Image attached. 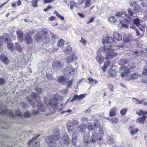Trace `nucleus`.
<instances>
[{"label":"nucleus","mask_w":147,"mask_h":147,"mask_svg":"<svg viewBox=\"0 0 147 147\" xmlns=\"http://www.w3.org/2000/svg\"><path fill=\"white\" fill-rule=\"evenodd\" d=\"M94 126L89 123L87 124V128L89 131L94 130L90 139V133L86 132L84 136L83 142L85 146H87L90 143L94 144H100L103 142L102 135L103 134L104 132L102 127L99 126L98 121L95 119L94 121Z\"/></svg>","instance_id":"nucleus-1"},{"label":"nucleus","mask_w":147,"mask_h":147,"mask_svg":"<svg viewBox=\"0 0 147 147\" xmlns=\"http://www.w3.org/2000/svg\"><path fill=\"white\" fill-rule=\"evenodd\" d=\"M102 42L103 47H101L97 52V54L100 55L101 52L104 51L106 53L107 59H112L117 55L115 50H117L115 47L116 43L112 37L108 35L103 36L102 38Z\"/></svg>","instance_id":"nucleus-2"},{"label":"nucleus","mask_w":147,"mask_h":147,"mask_svg":"<svg viewBox=\"0 0 147 147\" xmlns=\"http://www.w3.org/2000/svg\"><path fill=\"white\" fill-rule=\"evenodd\" d=\"M28 100L32 105L34 108H35L36 106H38V109L40 111L44 112L46 110V107H45L43 103L39 102L40 101V97L38 94L34 92L32 93L31 99L27 96Z\"/></svg>","instance_id":"nucleus-3"},{"label":"nucleus","mask_w":147,"mask_h":147,"mask_svg":"<svg viewBox=\"0 0 147 147\" xmlns=\"http://www.w3.org/2000/svg\"><path fill=\"white\" fill-rule=\"evenodd\" d=\"M115 16L118 18V19L121 24V27L127 28L128 25L124 23L126 22H129L131 21V16L128 14H123L122 12L116 13Z\"/></svg>","instance_id":"nucleus-4"},{"label":"nucleus","mask_w":147,"mask_h":147,"mask_svg":"<svg viewBox=\"0 0 147 147\" xmlns=\"http://www.w3.org/2000/svg\"><path fill=\"white\" fill-rule=\"evenodd\" d=\"M3 40H5V42L7 44L8 49L13 52L14 50L13 43L11 42V39L9 38L8 34L7 33L3 34L2 37L0 36V49H1V45L3 43Z\"/></svg>","instance_id":"nucleus-5"},{"label":"nucleus","mask_w":147,"mask_h":147,"mask_svg":"<svg viewBox=\"0 0 147 147\" xmlns=\"http://www.w3.org/2000/svg\"><path fill=\"white\" fill-rule=\"evenodd\" d=\"M60 137L59 133L57 132L54 135L47 137L46 138V142L50 147H55L56 145L55 141L59 139Z\"/></svg>","instance_id":"nucleus-6"},{"label":"nucleus","mask_w":147,"mask_h":147,"mask_svg":"<svg viewBox=\"0 0 147 147\" xmlns=\"http://www.w3.org/2000/svg\"><path fill=\"white\" fill-rule=\"evenodd\" d=\"M3 107L2 103L0 102V114L1 115H7L9 117H13L14 116V113L12 111L7 109L6 110Z\"/></svg>","instance_id":"nucleus-7"},{"label":"nucleus","mask_w":147,"mask_h":147,"mask_svg":"<svg viewBox=\"0 0 147 147\" xmlns=\"http://www.w3.org/2000/svg\"><path fill=\"white\" fill-rule=\"evenodd\" d=\"M42 42L44 43L49 42L50 40V38L48 32L46 30H42Z\"/></svg>","instance_id":"nucleus-8"},{"label":"nucleus","mask_w":147,"mask_h":147,"mask_svg":"<svg viewBox=\"0 0 147 147\" xmlns=\"http://www.w3.org/2000/svg\"><path fill=\"white\" fill-rule=\"evenodd\" d=\"M58 98V96L57 95L53 96V99L51 100L49 102H45V104L48 107L49 106H53V105H55L56 104V101Z\"/></svg>","instance_id":"nucleus-9"},{"label":"nucleus","mask_w":147,"mask_h":147,"mask_svg":"<svg viewBox=\"0 0 147 147\" xmlns=\"http://www.w3.org/2000/svg\"><path fill=\"white\" fill-rule=\"evenodd\" d=\"M17 37L18 38V40L20 42H22L23 40H24L25 37L27 36L26 33L24 34L22 31L20 30H17L16 31Z\"/></svg>","instance_id":"nucleus-10"},{"label":"nucleus","mask_w":147,"mask_h":147,"mask_svg":"<svg viewBox=\"0 0 147 147\" xmlns=\"http://www.w3.org/2000/svg\"><path fill=\"white\" fill-rule=\"evenodd\" d=\"M40 135H38L35 137H34L30 140L29 141L28 143V144L29 146L31 145V144H33V147H39L40 145L37 142L35 141L36 139L38 138Z\"/></svg>","instance_id":"nucleus-11"},{"label":"nucleus","mask_w":147,"mask_h":147,"mask_svg":"<svg viewBox=\"0 0 147 147\" xmlns=\"http://www.w3.org/2000/svg\"><path fill=\"white\" fill-rule=\"evenodd\" d=\"M52 65L53 67L55 69H60L63 66L62 63L59 61H54Z\"/></svg>","instance_id":"nucleus-12"},{"label":"nucleus","mask_w":147,"mask_h":147,"mask_svg":"<svg viewBox=\"0 0 147 147\" xmlns=\"http://www.w3.org/2000/svg\"><path fill=\"white\" fill-rule=\"evenodd\" d=\"M140 75L138 73H134L130 76H127L125 78L126 81H128L132 79H137L140 76Z\"/></svg>","instance_id":"nucleus-13"},{"label":"nucleus","mask_w":147,"mask_h":147,"mask_svg":"<svg viewBox=\"0 0 147 147\" xmlns=\"http://www.w3.org/2000/svg\"><path fill=\"white\" fill-rule=\"evenodd\" d=\"M73 68L72 67H68L64 70V73L66 76H69L73 74Z\"/></svg>","instance_id":"nucleus-14"},{"label":"nucleus","mask_w":147,"mask_h":147,"mask_svg":"<svg viewBox=\"0 0 147 147\" xmlns=\"http://www.w3.org/2000/svg\"><path fill=\"white\" fill-rule=\"evenodd\" d=\"M108 76L110 78H114L116 75V71L114 69H109L108 71Z\"/></svg>","instance_id":"nucleus-15"},{"label":"nucleus","mask_w":147,"mask_h":147,"mask_svg":"<svg viewBox=\"0 0 147 147\" xmlns=\"http://www.w3.org/2000/svg\"><path fill=\"white\" fill-rule=\"evenodd\" d=\"M26 35L24 40L27 44L29 45H32L33 42L32 37L27 33L26 34Z\"/></svg>","instance_id":"nucleus-16"},{"label":"nucleus","mask_w":147,"mask_h":147,"mask_svg":"<svg viewBox=\"0 0 147 147\" xmlns=\"http://www.w3.org/2000/svg\"><path fill=\"white\" fill-rule=\"evenodd\" d=\"M42 30L37 33L35 35L34 38L36 41L39 42L42 40Z\"/></svg>","instance_id":"nucleus-17"},{"label":"nucleus","mask_w":147,"mask_h":147,"mask_svg":"<svg viewBox=\"0 0 147 147\" xmlns=\"http://www.w3.org/2000/svg\"><path fill=\"white\" fill-rule=\"evenodd\" d=\"M113 37L117 41H120L122 40V35L119 33L115 32L113 34Z\"/></svg>","instance_id":"nucleus-18"},{"label":"nucleus","mask_w":147,"mask_h":147,"mask_svg":"<svg viewBox=\"0 0 147 147\" xmlns=\"http://www.w3.org/2000/svg\"><path fill=\"white\" fill-rule=\"evenodd\" d=\"M0 60L5 64H7L9 62L8 59L4 55H2L0 56Z\"/></svg>","instance_id":"nucleus-19"},{"label":"nucleus","mask_w":147,"mask_h":147,"mask_svg":"<svg viewBox=\"0 0 147 147\" xmlns=\"http://www.w3.org/2000/svg\"><path fill=\"white\" fill-rule=\"evenodd\" d=\"M77 58L76 56L73 54H71L66 59V61L68 63H70L72 61H75Z\"/></svg>","instance_id":"nucleus-20"},{"label":"nucleus","mask_w":147,"mask_h":147,"mask_svg":"<svg viewBox=\"0 0 147 147\" xmlns=\"http://www.w3.org/2000/svg\"><path fill=\"white\" fill-rule=\"evenodd\" d=\"M142 20H140L139 18H137L134 20L133 23L134 24L136 25V26H138L139 28V30L143 31V30L142 28H141L139 26L140 24L141 23V22H142Z\"/></svg>","instance_id":"nucleus-21"},{"label":"nucleus","mask_w":147,"mask_h":147,"mask_svg":"<svg viewBox=\"0 0 147 147\" xmlns=\"http://www.w3.org/2000/svg\"><path fill=\"white\" fill-rule=\"evenodd\" d=\"M57 81L60 83L64 84L67 81V78L63 76H60L57 79Z\"/></svg>","instance_id":"nucleus-22"},{"label":"nucleus","mask_w":147,"mask_h":147,"mask_svg":"<svg viewBox=\"0 0 147 147\" xmlns=\"http://www.w3.org/2000/svg\"><path fill=\"white\" fill-rule=\"evenodd\" d=\"M147 118V116H144L142 117H140L137 119L136 122L138 123L141 124H144L145 122V119Z\"/></svg>","instance_id":"nucleus-23"},{"label":"nucleus","mask_w":147,"mask_h":147,"mask_svg":"<svg viewBox=\"0 0 147 147\" xmlns=\"http://www.w3.org/2000/svg\"><path fill=\"white\" fill-rule=\"evenodd\" d=\"M131 71L130 69L128 68H126L124 70V71L122 72L121 73V76L122 77H124L126 76V77L128 76V74H130L131 73Z\"/></svg>","instance_id":"nucleus-24"},{"label":"nucleus","mask_w":147,"mask_h":147,"mask_svg":"<svg viewBox=\"0 0 147 147\" xmlns=\"http://www.w3.org/2000/svg\"><path fill=\"white\" fill-rule=\"evenodd\" d=\"M123 39L124 41L123 42H128L132 40V36L129 34H128L126 36H125Z\"/></svg>","instance_id":"nucleus-25"},{"label":"nucleus","mask_w":147,"mask_h":147,"mask_svg":"<svg viewBox=\"0 0 147 147\" xmlns=\"http://www.w3.org/2000/svg\"><path fill=\"white\" fill-rule=\"evenodd\" d=\"M107 143L109 145L111 146L114 143V142L112 136H108L107 138Z\"/></svg>","instance_id":"nucleus-26"},{"label":"nucleus","mask_w":147,"mask_h":147,"mask_svg":"<svg viewBox=\"0 0 147 147\" xmlns=\"http://www.w3.org/2000/svg\"><path fill=\"white\" fill-rule=\"evenodd\" d=\"M86 128H87V126H86L84 124H82L81 125H79L77 128V129L78 131L82 132Z\"/></svg>","instance_id":"nucleus-27"},{"label":"nucleus","mask_w":147,"mask_h":147,"mask_svg":"<svg viewBox=\"0 0 147 147\" xmlns=\"http://www.w3.org/2000/svg\"><path fill=\"white\" fill-rule=\"evenodd\" d=\"M89 82L88 84H91L92 85L96 84L98 82L95 79H94L92 78L89 77L88 78Z\"/></svg>","instance_id":"nucleus-28"},{"label":"nucleus","mask_w":147,"mask_h":147,"mask_svg":"<svg viewBox=\"0 0 147 147\" xmlns=\"http://www.w3.org/2000/svg\"><path fill=\"white\" fill-rule=\"evenodd\" d=\"M116 114V108L114 107L111 109L109 111V116L113 117L115 116Z\"/></svg>","instance_id":"nucleus-29"},{"label":"nucleus","mask_w":147,"mask_h":147,"mask_svg":"<svg viewBox=\"0 0 147 147\" xmlns=\"http://www.w3.org/2000/svg\"><path fill=\"white\" fill-rule=\"evenodd\" d=\"M129 60L128 59H123L120 60L119 62V64L120 65H124L128 63Z\"/></svg>","instance_id":"nucleus-30"},{"label":"nucleus","mask_w":147,"mask_h":147,"mask_svg":"<svg viewBox=\"0 0 147 147\" xmlns=\"http://www.w3.org/2000/svg\"><path fill=\"white\" fill-rule=\"evenodd\" d=\"M71 48L69 45L67 46L64 49L63 51L65 54H68L71 53Z\"/></svg>","instance_id":"nucleus-31"},{"label":"nucleus","mask_w":147,"mask_h":147,"mask_svg":"<svg viewBox=\"0 0 147 147\" xmlns=\"http://www.w3.org/2000/svg\"><path fill=\"white\" fill-rule=\"evenodd\" d=\"M96 59L99 63H101L104 61V57L101 55H98L96 57Z\"/></svg>","instance_id":"nucleus-32"},{"label":"nucleus","mask_w":147,"mask_h":147,"mask_svg":"<svg viewBox=\"0 0 147 147\" xmlns=\"http://www.w3.org/2000/svg\"><path fill=\"white\" fill-rule=\"evenodd\" d=\"M15 45L17 50L20 52H22V48L19 43L16 42Z\"/></svg>","instance_id":"nucleus-33"},{"label":"nucleus","mask_w":147,"mask_h":147,"mask_svg":"<svg viewBox=\"0 0 147 147\" xmlns=\"http://www.w3.org/2000/svg\"><path fill=\"white\" fill-rule=\"evenodd\" d=\"M65 42L64 40L60 39L57 42V45L61 48H62L64 45Z\"/></svg>","instance_id":"nucleus-34"},{"label":"nucleus","mask_w":147,"mask_h":147,"mask_svg":"<svg viewBox=\"0 0 147 147\" xmlns=\"http://www.w3.org/2000/svg\"><path fill=\"white\" fill-rule=\"evenodd\" d=\"M118 18L117 17V19L113 16L110 17L109 19V21L111 23H115L117 22V19H118Z\"/></svg>","instance_id":"nucleus-35"},{"label":"nucleus","mask_w":147,"mask_h":147,"mask_svg":"<svg viewBox=\"0 0 147 147\" xmlns=\"http://www.w3.org/2000/svg\"><path fill=\"white\" fill-rule=\"evenodd\" d=\"M110 63V61L109 60H107L104 63V64L103 67L102 68L104 72H105L107 68L108 67L109 64Z\"/></svg>","instance_id":"nucleus-36"},{"label":"nucleus","mask_w":147,"mask_h":147,"mask_svg":"<svg viewBox=\"0 0 147 147\" xmlns=\"http://www.w3.org/2000/svg\"><path fill=\"white\" fill-rule=\"evenodd\" d=\"M136 113L139 115L141 116L142 115V116H146L145 114H147V112L140 110L137 111L136 112Z\"/></svg>","instance_id":"nucleus-37"},{"label":"nucleus","mask_w":147,"mask_h":147,"mask_svg":"<svg viewBox=\"0 0 147 147\" xmlns=\"http://www.w3.org/2000/svg\"><path fill=\"white\" fill-rule=\"evenodd\" d=\"M73 81V80L71 79L70 80L67 81H67L65 82V84L66 85V87L68 88H70L72 84V83Z\"/></svg>","instance_id":"nucleus-38"},{"label":"nucleus","mask_w":147,"mask_h":147,"mask_svg":"<svg viewBox=\"0 0 147 147\" xmlns=\"http://www.w3.org/2000/svg\"><path fill=\"white\" fill-rule=\"evenodd\" d=\"M70 5V8L71 9H72L74 7H76L77 6V3L74 1H71L69 3Z\"/></svg>","instance_id":"nucleus-39"},{"label":"nucleus","mask_w":147,"mask_h":147,"mask_svg":"<svg viewBox=\"0 0 147 147\" xmlns=\"http://www.w3.org/2000/svg\"><path fill=\"white\" fill-rule=\"evenodd\" d=\"M53 13L55 14L57 17L61 20L63 21L64 20V18L59 14L56 11H54Z\"/></svg>","instance_id":"nucleus-40"},{"label":"nucleus","mask_w":147,"mask_h":147,"mask_svg":"<svg viewBox=\"0 0 147 147\" xmlns=\"http://www.w3.org/2000/svg\"><path fill=\"white\" fill-rule=\"evenodd\" d=\"M128 13L130 15L131 17H135L136 15L135 13L130 8L128 9Z\"/></svg>","instance_id":"nucleus-41"},{"label":"nucleus","mask_w":147,"mask_h":147,"mask_svg":"<svg viewBox=\"0 0 147 147\" xmlns=\"http://www.w3.org/2000/svg\"><path fill=\"white\" fill-rule=\"evenodd\" d=\"M132 99L134 100V103L136 104H142L143 102L142 100H139L137 98H133Z\"/></svg>","instance_id":"nucleus-42"},{"label":"nucleus","mask_w":147,"mask_h":147,"mask_svg":"<svg viewBox=\"0 0 147 147\" xmlns=\"http://www.w3.org/2000/svg\"><path fill=\"white\" fill-rule=\"evenodd\" d=\"M73 125L70 124L67 126V129L68 131L70 134L72 133Z\"/></svg>","instance_id":"nucleus-43"},{"label":"nucleus","mask_w":147,"mask_h":147,"mask_svg":"<svg viewBox=\"0 0 147 147\" xmlns=\"http://www.w3.org/2000/svg\"><path fill=\"white\" fill-rule=\"evenodd\" d=\"M86 2H85L84 5L83 6L84 8L90 6L91 5V3L90 0H86Z\"/></svg>","instance_id":"nucleus-44"},{"label":"nucleus","mask_w":147,"mask_h":147,"mask_svg":"<svg viewBox=\"0 0 147 147\" xmlns=\"http://www.w3.org/2000/svg\"><path fill=\"white\" fill-rule=\"evenodd\" d=\"M50 35L51 36L52 39H54V40H56L59 38L58 36L57 35H56L52 33L51 32H49Z\"/></svg>","instance_id":"nucleus-45"},{"label":"nucleus","mask_w":147,"mask_h":147,"mask_svg":"<svg viewBox=\"0 0 147 147\" xmlns=\"http://www.w3.org/2000/svg\"><path fill=\"white\" fill-rule=\"evenodd\" d=\"M39 0H33L31 2V4L34 7H38L37 3Z\"/></svg>","instance_id":"nucleus-46"},{"label":"nucleus","mask_w":147,"mask_h":147,"mask_svg":"<svg viewBox=\"0 0 147 147\" xmlns=\"http://www.w3.org/2000/svg\"><path fill=\"white\" fill-rule=\"evenodd\" d=\"M77 138V134L75 133H72V141L73 143H75L76 141Z\"/></svg>","instance_id":"nucleus-47"},{"label":"nucleus","mask_w":147,"mask_h":147,"mask_svg":"<svg viewBox=\"0 0 147 147\" xmlns=\"http://www.w3.org/2000/svg\"><path fill=\"white\" fill-rule=\"evenodd\" d=\"M111 122L112 123H117L118 121V120L117 118L114 117L109 119Z\"/></svg>","instance_id":"nucleus-48"},{"label":"nucleus","mask_w":147,"mask_h":147,"mask_svg":"<svg viewBox=\"0 0 147 147\" xmlns=\"http://www.w3.org/2000/svg\"><path fill=\"white\" fill-rule=\"evenodd\" d=\"M127 111V109L126 108H124L122 109L120 111V114L122 115H125Z\"/></svg>","instance_id":"nucleus-49"},{"label":"nucleus","mask_w":147,"mask_h":147,"mask_svg":"<svg viewBox=\"0 0 147 147\" xmlns=\"http://www.w3.org/2000/svg\"><path fill=\"white\" fill-rule=\"evenodd\" d=\"M47 78L49 80H51L53 79V74H47Z\"/></svg>","instance_id":"nucleus-50"},{"label":"nucleus","mask_w":147,"mask_h":147,"mask_svg":"<svg viewBox=\"0 0 147 147\" xmlns=\"http://www.w3.org/2000/svg\"><path fill=\"white\" fill-rule=\"evenodd\" d=\"M107 86L108 87L110 92H112L114 91V86L113 85L110 84H109L107 85Z\"/></svg>","instance_id":"nucleus-51"},{"label":"nucleus","mask_w":147,"mask_h":147,"mask_svg":"<svg viewBox=\"0 0 147 147\" xmlns=\"http://www.w3.org/2000/svg\"><path fill=\"white\" fill-rule=\"evenodd\" d=\"M35 91L36 92H38V93L41 94L43 92L44 90L42 88L36 87L35 88Z\"/></svg>","instance_id":"nucleus-52"},{"label":"nucleus","mask_w":147,"mask_h":147,"mask_svg":"<svg viewBox=\"0 0 147 147\" xmlns=\"http://www.w3.org/2000/svg\"><path fill=\"white\" fill-rule=\"evenodd\" d=\"M138 131V129H132L130 131V133L131 135H134L136 134Z\"/></svg>","instance_id":"nucleus-53"},{"label":"nucleus","mask_w":147,"mask_h":147,"mask_svg":"<svg viewBox=\"0 0 147 147\" xmlns=\"http://www.w3.org/2000/svg\"><path fill=\"white\" fill-rule=\"evenodd\" d=\"M130 28H131L132 29L134 30L135 31H136L137 35V36H139V32L136 28H135L133 26H130Z\"/></svg>","instance_id":"nucleus-54"},{"label":"nucleus","mask_w":147,"mask_h":147,"mask_svg":"<svg viewBox=\"0 0 147 147\" xmlns=\"http://www.w3.org/2000/svg\"><path fill=\"white\" fill-rule=\"evenodd\" d=\"M86 95V94H84L80 95L79 96H78V100L79 101L81 100L82 99L85 97Z\"/></svg>","instance_id":"nucleus-55"},{"label":"nucleus","mask_w":147,"mask_h":147,"mask_svg":"<svg viewBox=\"0 0 147 147\" xmlns=\"http://www.w3.org/2000/svg\"><path fill=\"white\" fill-rule=\"evenodd\" d=\"M78 95H75L74 96L73 98L71 100V102H72L76 100H78Z\"/></svg>","instance_id":"nucleus-56"},{"label":"nucleus","mask_w":147,"mask_h":147,"mask_svg":"<svg viewBox=\"0 0 147 147\" xmlns=\"http://www.w3.org/2000/svg\"><path fill=\"white\" fill-rule=\"evenodd\" d=\"M15 114L20 117L22 116V114L19 110H17L15 111Z\"/></svg>","instance_id":"nucleus-57"},{"label":"nucleus","mask_w":147,"mask_h":147,"mask_svg":"<svg viewBox=\"0 0 147 147\" xmlns=\"http://www.w3.org/2000/svg\"><path fill=\"white\" fill-rule=\"evenodd\" d=\"M59 49V48L58 47H53L51 48V52H53L58 51Z\"/></svg>","instance_id":"nucleus-58"},{"label":"nucleus","mask_w":147,"mask_h":147,"mask_svg":"<svg viewBox=\"0 0 147 147\" xmlns=\"http://www.w3.org/2000/svg\"><path fill=\"white\" fill-rule=\"evenodd\" d=\"M6 83V81H5L4 79L2 78H0V85H3Z\"/></svg>","instance_id":"nucleus-59"},{"label":"nucleus","mask_w":147,"mask_h":147,"mask_svg":"<svg viewBox=\"0 0 147 147\" xmlns=\"http://www.w3.org/2000/svg\"><path fill=\"white\" fill-rule=\"evenodd\" d=\"M24 116L25 117H29L31 115L30 112L26 111L24 113Z\"/></svg>","instance_id":"nucleus-60"},{"label":"nucleus","mask_w":147,"mask_h":147,"mask_svg":"<svg viewBox=\"0 0 147 147\" xmlns=\"http://www.w3.org/2000/svg\"><path fill=\"white\" fill-rule=\"evenodd\" d=\"M43 1L44 3H47L53 2L54 1V0H43Z\"/></svg>","instance_id":"nucleus-61"},{"label":"nucleus","mask_w":147,"mask_h":147,"mask_svg":"<svg viewBox=\"0 0 147 147\" xmlns=\"http://www.w3.org/2000/svg\"><path fill=\"white\" fill-rule=\"evenodd\" d=\"M81 119L82 121L84 122H87L89 121L88 119L84 117H83Z\"/></svg>","instance_id":"nucleus-62"},{"label":"nucleus","mask_w":147,"mask_h":147,"mask_svg":"<svg viewBox=\"0 0 147 147\" xmlns=\"http://www.w3.org/2000/svg\"><path fill=\"white\" fill-rule=\"evenodd\" d=\"M80 42L83 44H85L86 43V40L83 38L82 37H81V38L80 41Z\"/></svg>","instance_id":"nucleus-63"},{"label":"nucleus","mask_w":147,"mask_h":147,"mask_svg":"<svg viewBox=\"0 0 147 147\" xmlns=\"http://www.w3.org/2000/svg\"><path fill=\"white\" fill-rule=\"evenodd\" d=\"M143 74L145 75H147V68L145 67L144 68V70L143 72Z\"/></svg>","instance_id":"nucleus-64"}]
</instances>
